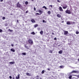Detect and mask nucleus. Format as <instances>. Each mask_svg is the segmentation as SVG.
Here are the masks:
<instances>
[{
	"mask_svg": "<svg viewBox=\"0 0 79 79\" xmlns=\"http://www.w3.org/2000/svg\"><path fill=\"white\" fill-rule=\"evenodd\" d=\"M28 42L30 45H33V41H32V40L31 39H29L28 40Z\"/></svg>",
	"mask_w": 79,
	"mask_h": 79,
	"instance_id": "f257e3e1",
	"label": "nucleus"
},
{
	"mask_svg": "<svg viewBox=\"0 0 79 79\" xmlns=\"http://www.w3.org/2000/svg\"><path fill=\"white\" fill-rule=\"evenodd\" d=\"M16 6L18 7V8H21V7H22V6L21 4H19V2H18L16 4Z\"/></svg>",
	"mask_w": 79,
	"mask_h": 79,
	"instance_id": "f03ea898",
	"label": "nucleus"
},
{
	"mask_svg": "<svg viewBox=\"0 0 79 79\" xmlns=\"http://www.w3.org/2000/svg\"><path fill=\"white\" fill-rule=\"evenodd\" d=\"M66 13L67 14H69V15H70V14H71V11L69 10H66L65 11Z\"/></svg>",
	"mask_w": 79,
	"mask_h": 79,
	"instance_id": "7ed1b4c3",
	"label": "nucleus"
},
{
	"mask_svg": "<svg viewBox=\"0 0 79 79\" xmlns=\"http://www.w3.org/2000/svg\"><path fill=\"white\" fill-rule=\"evenodd\" d=\"M71 73H79V72L77 71L73 70Z\"/></svg>",
	"mask_w": 79,
	"mask_h": 79,
	"instance_id": "20e7f679",
	"label": "nucleus"
},
{
	"mask_svg": "<svg viewBox=\"0 0 79 79\" xmlns=\"http://www.w3.org/2000/svg\"><path fill=\"white\" fill-rule=\"evenodd\" d=\"M67 5H64V6H62V8L63 9H66V8H67Z\"/></svg>",
	"mask_w": 79,
	"mask_h": 79,
	"instance_id": "39448f33",
	"label": "nucleus"
},
{
	"mask_svg": "<svg viewBox=\"0 0 79 79\" xmlns=\"http://www.w3.org/2000/svg\"><path fill=\"white\" fill-rule=\"evenodd\" d=\"M59 10L60 11H63V10L62 7L61 6L59 7Z\"/></svg>",
	"mask_w": 79,
	"mask_h": 79,
	"instance_id": "423d86ee",
	"label": "nucleus"
},
{
	"mask_svg": "<svg viewBox=\"0 0 79 79\" xmlns=\"http://www.w3.org/2000/svg\"><path fill=\"white\" fill-rule=\"evenodd\" d=\"M38 11H39V13H40V15H42V13H43V11H41L40 10H38Z\"/></svg>",
	"mask_w": 79,
	"mask_h": 79,
	"instance_id": "0eeeda50",
	"label": "nucleus"
},
{
	"mask_svg": "<svg viewBox=\"0 0 79 79\" xmlns=\"http://www.w3.org/2000/svg\"><path fill=\"white\" fill-rule=\"evenodd\" d=\"M66 24H68V25H70V24H72V23H71L70 21L67 22Z\"/></svg>",
	"mask_w": 79,
	"mask_h": 79,
	"instance_id": "6e6552de",
	"label": "nucleus"
},
{
	"mask_svg": "<svg viewBox=\"0 0 79 79\" xmlns=\"http://www.w3.org/2000/svg\"><path fill=\"white\" fill-rule=\"evenodd\" d=\"M68 34V31H64V35H67Z\"/></svg>",
	"mask_w": 79,
	"mask_h": 79,
	"instance_id": "1a4fd4ad",
	"label": "nucleus"
},
{
	"mask_svg": "<svg viewBox=\"0 0 79 79\" xmlns=\"http://www.w3.org/2000/svg\"><path fill=\"white\" fill-rule=\"evenodd\" d=\"M19 76H20V75L18 74V77H16V79H19Z\"/></svg>",
	"mask_w": 79,
	"mask_h": 79,
	"instance_id": "9d476101",
	"label": "nucleus"
},
{
	"mask_svg": "<svg viewBox=\"0 0 79 79\" xmlns=\"http://www.w3.org/2000/svg\"><path fill=\"white\" fill-rule=\"evenodd\" d=\"M57 17H58V18H61V15H60L59 14H58L57 15Z\"/></svg>",
	"mask_w": 79,
	"mask_h": 79,
	"instance_id": "9b49d317",
	"label": "nucleus"
},
{
	"mask_svg": "<svg viewBox=\"0 0 79 79\" xmlns=\"http://www.w3.org/2000/svg\"><path fill=\"white\" fill-rule=\"evenodd\" d=\"M24 47H25V48H27V49L28 50L29 49V48H28V47L26 46V45L25 44L24 45Z\"/></svg>",
	"mask_w": 79,
	"mask_h": 79,
	"instance_id": "f8f14e48",
	"label": "nucleus"
},
{
	"mask_svg": "<svg viewBox=\"0 0 79 79\" xmlns=\"http://www.w3.org/2000/svg\"><path fill=\"white\" fill-rule=\"evenodd\" d=\"M31 21L32 22V23H35V20L34 19H32L31 20Z\"/></svg>",
	"mask_w": 79,
	"mask_h": 79,
	"instance_id": "ddd939ff",
	"label": "nucleus"
},
{
	"mask_svg": "<svg viewBox=\"0 0 79 79\" xmlns=\"http://www.w3.org/2000/svg\"><path fill=\"white\" fill-rule=\"evenodd\" d=\"M10 51H12L13 52H15V50L13 48H11L10 49Z\"/></svg>",
	"mask_w": 79,
	"mask_h": 79,
	"instance_id": "4468645a",
	"label": "nucleus"
},
{
	"mask_svg": "<svg viewBox=\"0 0 79 79\" xmlns=\"http://www.w3.org/2000/svg\"><path fill=\"white\" fill-rule=\"evenodd\" d=\"M62 53H63V51L62 50H60L59 52V54H62Z\"/></svg>",
	"mask_w": 79,
	"mask_h": 79,
	"instance_id": "2eb2a0df",
	"label": "nucleus"
},
{
	"mask_svg": "<svg viewBox=\"0 0 79 79\" xmlns=\"http://www.w3.org/2000/svg\"><path fill=\"white\" fill-rule=\"evenodd\" d=\"M10 64H15V61L10 62Z\"/></svg>",
	"mask_w": 79,
	"mask_h": 79,
	"instance_id": "dca6fc26",
	"label": "nucleus"
},
{
	"mask_svg": "<svg viewBox=\"0 0 79 79\" xmlns=\"http://www.w3.org/2000/svg\"><path fill=\"white\" fill-rule=\"evenodd\" d=\"M26 74L27 75V76H31V74H30L29 73H27Z\"/></svg>",
	"mask_w": 79,
	"mask_h": 79,
	"instance_id": "f3484780",
	"label": "nucleus"
},
{
	"mask_svg": "<svg viewBox=\"0 0 79 79\" xmlns=\"http://www.w3.org/2000/svg\"><path fill=\"white\" fill-rule=\"evenodd\" d=\"M48 14L49 15H50V14H51V11H48Z\"/></svg>",
	"mask_w": 79,
	"mask_h": 79,
	"instance_id": "a211bd4d",
	"label": "nucleus"
},
{
	"mask_svg": "<svg viewBox=\"0 0 79 79\" xmlns=\"http://www.w3.org/2000/svg\"><path fill=\"white\" fill-rule=\"evenodd\" d=\"M40 34H41V35H43V31H41L40 32Z\"/></svg>",
	"mask_w": 79,
	"mask_h": 79,
	"instance_id": "6ab92c4d",
	"label": "nucleus"
},
{
	"mask_svg": "<svg viewBox=\"0 0 79 79\" xmlns=\"http://www.w3.org/2000/svg\"><path fill=\"white\" fill-rule=\"evenodd\" d=\"M8 31H10L11 32H13V30H10V29H9L8 30Z\"/></svg>",
	"mask_w": 79,
	"mask_h": 79,
	"instance_id": "aec40b11",
	"label": "nucleus"
},
{
	"mask_svg": "<svg viewBox=\"0 0 79 79\" xmlns=\"http://www.w3.org/2000/svg\"><path fill=\"white\" fill-rule=\"evenodd\" d=\"M43 8H44L45 9V10H47V7H46L45 6H43Z\"/></svg>",
	"mask_w": 79,
	"mask_h": 79,
	"instance_id": "412c9836",
	"label": "nucleus"
},
{
	"mask_svg": "<svg viewBox=\"0 0 79 79\" xmlns=\"http://www.w3.org/2000/svg\"><path fill=\"white\" fill-rule=\"evenodd\" d=\"M37 26H38V24H35L34 25V27H37Z\"/></svg>",
	"mask_w": 79,
	"mask_h": 79,
	"instance_id": "4be33fe9",
	"label": "nucleus"
},
{
	"mask_svg": "<svg viewBox=\"0 0 79 79\" xmlns=\"http://www.w3.org/2000/svg\"><path fill=\"white\" fill-rule=\"evenodd\" d=\"M71 23H72V24H75V22H71Z\"/></svg>",
	"mask_w": 79,
	"mask_h": 79,
	"instance_id": "5701e85b",
	"label": "nucleus"
},
{
	"mask_svg": "<svg viewBox=\"0 0 79 79\" xmlns=\"http://www.w3.org/2000/svg\"><path fill=\"white\" fill-rule=\"evenodd\" d=\"M31 34H32L33 35H35V33L34 32H33L31 33Z\"/></svg>",
	"mask_w": 79,
	"mask_h": 79,
	"instance_id": "b1692460",
	"label": "nucleus"
},
{
	"mask_svg": "<svg viewBox=\"0 0 79 79\" xmlns=\"http://www.w3.org/2000/svg\"><path fill=\"white\" fill-rule=\"evenodd\" d=\"M72 78V75H70L69 77V79H71Z\"/></svg>",
	"mask_w": 79,
	"mask_h": 79,
	"instance_id": "393cba45",
	"label": "nucleus"
},
{
	"mask_svg": "<svg viewBox=\"0 0 79 79\" xmlns=\"http://www.w3.org/2000/svg\"><path fill=\"white\" fill-rule=\"evenodd\" d=\"M22 54L23 55H26V52H23L22 53Z\"/></svg>",
	"mask_w": 79,
	"mask_h": 79,
	"instance_id": "a878e982",
	"label": "nucleus"
},
{
	"mask_svg": "<svg viewBox=\"0 0 79 79\" xmlns=\"http://www.w3.org/2000/svg\"><path fill=\"white\" fill-rule=\"evenodd\" d=\"M76 34H79V32L78 31H76Z\"/></svg>",
	"mask_w": 79,
	"mask_h": 79,
	"instance_id": "bb28decb",
	"label": "nucleus"
},
{
	"mask_svg": "<svg viewBox=\"0 0 79 79\" xmlns=\"http://www.w3.org/2000/svg\"><path fill=\"white\" fill-rule=\"evenodd\" d=\"M25 4H26V5H27L28 4V2L27 1H26L25 2Z\"/></svg>",
	"mask_w": 79,
	"mask_h": 79,
	"instance_id": "cd10ccee",
	"label": "nucleus"
},
{
	"mask_svg": "<svg viewBox=\"0 0 79 79\" xmlns=\"http://www.w3.org/2000/svg\"><path fill=\"white\" fill-rule=\"evenodd\" d=\"M60 68H64V67H63V66H60Z\"/></svg>",
	"mask_w": 79,
	"mask_h": 79,
	"instance_id": "c85d7f7f",
	"label": "nucleus"
},
{
	"mask_svg": "<svg viewBox=\"0 0 79 79\" xmlns=\"http://www.w3.org/2000/svg\"><path fill=\"white\" fill-rule=\"evenodd\" d=\"M41 73H42V74L44 73V70H43V71H42L41 72Z\"/></svg>",
	"mask_w": 79,
	"mask_h": 79,
	"instance_id": "c756f323",
	"label": "nucleus"
},
{
	"mask_svg": "<svg viewBox=\"0 0 79 79\" xmlns=\"http://www.w3.org/2000/svg\"><path fill=\"white\" fill-rule=\"evenodd\" d=\"M35 15L37 16V15H40V14L39 13H36L35 14Z\"/></svg>",
	"mask_w": 79,
	"mask_h": 79,
	"instance_id": "7c9ffc66",
	"label": "nucleus"
},
{
	"mask_svg": "<svg viewBox=\"0 0 79 79\" xmlns=\"http://www.w3.org/2000/svg\"><path fill=\"white\" fill-rule=\"evenodd\" d=\"M43 23H47L46 21H45V20H43Z\"/></svg>",
	"mask_w": 79,
	"mask_h": 79,
	"instance_id": "2f4dec72",
	"label": "nucleus"
},
{
	"mask_svg": "<svg viewBox=\"0 0 79 79\" xmlns=\"http://www.w3.org/2000/svg\"><path fill=\"white\" fill-rule=\"evenodd\" d=\"M49 7H51V8H52V7H53V6H52V5H50L49 6Z\"/></svg>",
	"mask_w": 79,
	"mask_h": 79,
	"instance_id": "473e14b6",
	"label": "nucleus"
},
{
	"mask_svg": "<svg viewBox=\"0 0 79 79\" xmlns=\"http://www.w3.org/2000/svg\"><path fill=\"white\" fill-rule=\"evenodd\" d=\"M5 17H3V18H2V19L3 20H4V19H5Z\"/></svg>",
	"mask_w": 79,
	"mask_h": 79,
	"instance_id": "72a5a7b5",
	"label": "nucleus"
},
{
	"mask_svg": "<svg viewBox=\"0 0 79 79\" xmlns=\"http://www.w3.org/2000/svg\"><path fill=\"white\" fill-rule=\"evenodd\" d=\"M2 30L0 29V32H2Z\"/></svg>",
	"mask_w": 79,
	"mask_h": 79,
	"instance_id": "f704fd0d",
	"label": "nucleus"
},
{
	"mask_svg": "<svg viewBox=\"0 0 79 79\" xmlns=\"http://www.w3.org/2000/svg\"><path fill=\"white\" fill-rule=\"evenodd\" d=\"M76 76L77 77H78V78H79V75H76Z\"/></svg>",
	"mask_w": 79,
	"mask_h": 79,
	"instance_id": "c9c22d12",
	"label": "nucleus"
},
{
	"mask_svg": "<svg viewBox=\"0 0 79 79\" xmlns=\"http://www.w3.org/2000/svg\"><path fill=\"white\" fill-rule=\"evenodd\" d=\"M34 9L35 11V10H36V9L35 8V7H34Z\"/></svg>",
	"mask_w": 79,
	"mask_h": 79,
	"instance_id": "e433bc0d",
	"label": "nucleus"
},
{
	"mask_svg": "<svg viewBox=\"0 0 79 79\" xmlns=\"http://www.w3.org/2000/svg\"><path fill=\"white\" fill-rule=\"evenodd\" d=\"M9 78L10 79H11L12 78V77H11V76H9Z\"/></svg>",
	"mask_w": 79,
	"mask_h": 79,
	"instance_id": "4c0bfd02",
	"label": "nucleus"
},
{
	"mask_svg": "<svg viewBox=\"0 0 79 79\" xmlns=\"http://www.w3.org/2000/svg\"><path fill=\"white\" fill-rule=\"evenodd\" d=\"M56 38H54V40H56Z\"/></svg>",
	"mask_w": 79,
	"mask_h": 79,
	"instance_id": "58836bf2",
	"label": "nucleus"
},
{
	"mask_svg": "<svg viewBox=\"0 0 79 79\" xmlns=\"http://www.w3.org/2000/svg\"><path fill=\"white\" fill-rule=\"evenodd\" d=\"M11 46L12 47H14V44H11Z\"/></svg>",
	"mask_w": 79,
	"mask_h": 79,
	"instance_id": "ea45409f",
	"label": "nucleus"
},
{
	"mask_svg": "<svg viewBox=\"0 0 79 79\" xmlns=\"http://www.w3.org/2000/svg\"><path fill=\"white\" fill-rule=\"evenodd\" d=\"M50 53H52V51H50Z\"/></svg>",
	"mask_w": 79,
	"mask_h": 79,
	"instance_id": "a19ab883",
	"label": "nucleus"
},
{
	"mask_svg": "<svg viewBox=\"0 0 79 79\" xmlns=\"http://www.w3.org/2000/svg\"><path fill=\"white\" fill-rule=\"evenodd\" d=\"M57 2H59V3H60V1H59L58 0L57 1Z\"/></svg>",
	"mask_w": 79,
	"mask_h": 79,
	"instance_id": "79ce46f5",
	"label": "nucleus"
},
{
	"mask_svg": "<svg viewBox=\"0 0 79 79\" xmlns=\"http://www.w3.org/2000/svg\"><path fill=\"white\" fill-rule=\"evenodd\" d=\"M26 13H28V10H27L26 12Z\"/></svg>",
	"mask_w": 79,
	"mask_h": 79,
	"instance_id": "37998d69",
	"label": "nucleus"
},
{
	"mask_svg": "<svg viewBox=\"0 0 79 79\" xmlns=\"http://www.w3.org/2000/svg\"><path fill=\"white\" fill-rule=\"evenodd\" d=\"M48 71H50V69H48Z\"/></svg>",
	"mask_w": 79,
	"mask_h": 79,
	"instance_id": "c03bdc74",
	"label": "nucleus"
},
{
	"mask_svg": "<svg viewBox=\"0 0 79 79\" xmlns=\"http://www.w3.org/2000/svg\"><path fill=\"white\" fill-rule=\"evenodd\" d=\"M36 77H39V75H37L36 76Z\"/></svg>",
	"mask_w": 79,
	"mask_h": 79,
	"instance_id": "a18cd8bd",
	"label": "nucleus"
},
{
	"mask_svg": "<svg viewBox=\"0 0 79 79\" xmlns=\"http://www.w3.org/2000/svg\"><path fill=\"white\" fill-rule=\"evenodd\" d=\"M17 23H19V22H18V20H17Z\"/></svg>",
	"mask_w": 79,
	"mask_h": 79,
	"instance_id": "49530a36",
	"label": "nucleus"
},
{
	"mask_svg": "<svg viewBox=\"0 0 79 79\" xmlns=\"http://www.w3.org/2000/svg\"><path fill=\"white\" fill-rule=\"evenodd\" d=\"M3 0H1L0 1L1 2H3Z\"/></svg>",
	"mask_w": 79,
	"mask_h": 79,
	"instance_id": "de8ad7c7",
	"label": "nucleus"
},
{
	"mask_svg": "<svg viewBox=\"0 0 79 79\" xmlns=\"http://www.w3.org/2000/svg\"><path fill=\"white\" fill-rule=\"evenodd\" d=\"M52 35H54V33H52Z\"/></svg>",
	"mask_w": 79,
	"mask_h": 79,
	"instance_id": "09e8293b",
	"label": "nucleus"
},
{
	"mask_svg": "<svg viewBox=\"0 0 79 79\" xmlns=\"http://www.w3.org/2000/svg\"><path fill=\"white\" fill-rule=\"evenodd\" d=\"M13 79H15V77H13Z\"/></svg>",
	"mask_w": 79,
	"mask_h": 79,
	"instance_id": "8fccbe9b",
	"label": "nucleus"
},
{
	"mask_svg": "<svg viewBox=\"0 0 79 79\" xmlns=\"http://www.w3.org/2000/svg\"><path fill=\"white\" fill-rule=\"evenodd\" d=\"M62 23H64V21H62Z\"/></svg>",
	"mask_w": 79,
	"mask_h": 79,
	"instance_id": "3c124183",
	"label": "nucleus"
},
{
	"mask_svg": "<svg viewBox=\"0 0 79 79\" xmlns=\"http://www.w3.org/2000/svg\"><path fill=\"white\" fill-rule=\"evenodd\" d=\"M40 79H42V78H40Z\"/></svg>",
	"mask_w": 79,
	"mask_h": 79,
	"instance_id": "603ef678",
	"label": "nucleus"
},
{
	"mask_svg": "<svg viewBox=\"0 0 79 79\" xmlns=\"http://www.w3.org/2000/svg\"><path fill=\"white\" fill-rule=\"evenodd\" d=\"M33 2H34V0H31Z\"/></svg>",
	"mask_w": 79,
	"mask_h": 79,
	"instance_id": "864d4df0",
	"label": "nucleus"
},
{
	"mask_svg": "<svg viewBox=\"0 0 79 79\" xmlns=\"http://www.w3.org/2000/svg\"><path fill=\"white\" fill-rule=\"evenodd\" d=\"M13 15V14H10V15Z\"/></svg>",
	"mask_w": 79,
	"mask_h": 79,
	"instance_id": "5fc2aeb1",
	"label": "nucleus"
},
{
	"mask_svg": "<svg viewBox=\"0 0 79 79\" xmlns=\"http://www.w3.org/2000/svg\"><path fill=\"white\" fill-rule=\"evenodd\" d=\"M78 61H79V59L78 60Z\"/></svg>",
	"mask_w": 79,
	"mask_h": 79,
	"instance_id": "6e6d98bb",
	"label": "nucleus"
},
{
	"mask_svg": "<svg viewBox=\"0 0 79 79\" xmlns=\"http://www.w3.org/2000/svg\"><path fill=\"white\" fill-rule=\"evenodd\" d=\"M67 36H69V35H67Z\"/></svg>",
	"mask_w": 79,
	"mask_h": 79,
	"instance_id": "4d7b16f0",
	"label": "nucleus"
},
{
	"mask_svg": "<svg viewBox=\"0 0 79 79\" xmlns=\"http://www.w3.org/2000/svg\"><path fill=\"white\" fill-rule=\"evenodd\" d=\"M6 29H7V27H6Z\"/></svg>",
	"mask_w": 79,
	"mask_h": 79,
	"instance_id": "13d9d810",
	"label": "nucleus"
}]
</instances>
